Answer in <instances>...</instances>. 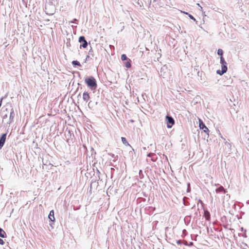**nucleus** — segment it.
Returning <instances> with one entry per match:
<instances>
[{
  "label": "nucleus",
  "mask_w": 249,
  "mask_h": 249,
  "mask_svg": "<svg viewBox=\"0 0 249 249\" xmlns=\"http://www.w3.org/2000/svg\"><path fill=\"white\" fill-rule=\"evenodd\" d=\"M85 83L91 89L94 90L97 88V85L95 79L93 77H90L85 79Z\"/></svg>",
  "instance_id": "f257e3e1"
},
{
  "label": "nucleus",
  "mask_w": 249,
  "mask_h": 249,
  "mask_svg": "<svg viewBox=\"0 0 249 249\" xmlns=\"http://www.w3.org/2000/svg\"><path fill=\"white\" fill-rule=\"evenodd\" d=\"M199 126L201 129H203L204 132L208 134L209 132V129L205 125V124L203 123L202 121L199 119Z\"/></svg>",
  "instance_id": "f03ea898"
},
{
  "label": "nucleus",
  "mask_w": 249,
  "mask_h": 249,
  "mask_svg": "<svg viewBox=\"0 0 249 249\" xmlns=\"http://www.w3.org/2000/svg\"><path fill=\"white\" fill-rule=\"evenodd\" d=\"M166 118L167 120V126L168 128H170L175 124V121L172 117L167 116Z\"/></svg>",
  "instance_id": "7ed1b4c3"
},
{
  "label": "nucleus",
  "mask_w": 249,
  "mask_h": 249,
  "mask_svg": "<svg viewBox=\"0 0 249 249\" xmlns=\"http://www.w3.org/2000/svg\"><path fill=\"white\" fill-rule=\"evenodd\" d=\"M79 41L80 42H82V44L80 45V47H82L84 48H86L87 47L88 43L85 39V38L84 36H81L79 38Z\"/></svg>",
  "instance_id": "20e7f679"
},
{
  "label": "nucleus",
  "mask_w": 249,
  "mask_h": 249,
  "mask_svg": "<svg viewBox=\"0 0 249 249\" xmlns=\"http://www.w3.org/2000/svg\"><path fill=\"white\" fill-rule=\"evenodd\" d=\"M227 71V67L226 65H222L221 70H217L216 72L217 74L221 75L225 73Z\"/></svg>",
  "instance_id": "39448f33"
},
{
  "label": "nucleus",
  "mask_w": 249,
  "mask_h": 249,
  "mask_svg": "<svg viewBox=\"0 0 249 249\" xmlns=\"http://www.w3.org/2000/svg\"><path fill=\"white\" fill-rule=\"evenodd\" d=\"M6 138V134L4 133L3 134L0 139V149L3 146Z\"/></svg>",
  "instance_id": "423d86ee"
},
{
  "label": "nucleus",
  "mask_w": 249,
  "mask_h": 249,
  "mask_svg": "<svg viewBox=\"0 0 249 249\" xmlns=\"http://www.w3.org/2000/svg\"><path fill=\"white\" fill-rule=\"evenodd\" d=\"M90 99V96L88 92H84L83 94V99L87 103Z\"/></svg>",
  "instance_id": "0eeeda50"
},
{
  "label": "nucleus",
  "mask_w": 249,
  "mask_h": 249,
  "mask_svg": "<svg viewBox=\"0 0 249 249\" xmlns=\"http://www.w3.org/2000/svg\"><path fill=\"white\" fill-rule=\"evenodd\" d=\"M215 192L216 193H221V192L226 193L227 192V191H226V190L224 189V188L222 186H221L217 188L215 190Z\"/></svg>",
  "instance_id": "6e6552de"
},
{
  "label": "nucleus",
  "mask_w": 249,
  "mask_h": 249,
  "mask_svg": "<svg viewBox=\"0 0 249 249\" xmlns=\"http://www.w3.org/2000/svg\"><path fill=\"white\" fill-rule=\"evenodd\" d=\"M49 218L51 221H54L55 220L54 211L53 210L50 211L49 215Z\"/></svg>",
  "instance_id": "1a4fd4ad"
},
{
  "label": "nucleus",
  "mask_w": 249,
  "mask_h": 249,
  "mask_svg": "<svg viewBox=\"0 0 249 249\" xmlns=\"http://www.w3.org/2000/svg\"><path fill=\"white\" fill-rule=\"evenodd\" d=\"M121 140L122 141V142L124 144L125 146H130V145L129 144V143L127 142L126 139L124 137H122Z\"/></svg>",
  "instance_id": "9d476101"
},
{
  "label": "nucleus",
  "mask_w": 249,
  "mask_h": 249,
  "mask_svg": "<svg viewBox=\"0 0 249 249\" xmlns=\"http://www.w3.org/2000/svg\"><path fill=\"white\" fill-rule=\"evenodd\" d=\"M204 216L206 220H210V214L208 211L204 212Z\"/></svg>",
  "instance_id": "9b49d317"
},
{
  "label": "nucleus",
  "mask_w": 249,
  "mask_h": 249,
  "mask_svg": "<svg viewBox=\"0 0 249 249\" xmlns=\"http://www.w3.org/2000/svg\"><path fill=\"white\" fill-rule=\"evenodd\" d=\"M0 237L2 238H4L6 237V233L5 232L0 228Z\"/></svg>",
  "instance_id": "f8f14e48"
},
{
  "label": "nucleus",
  "mask_w": 249,
  "mask_h": 249,
  "mask_svg": "<svg viewBox=\"0 0 249 249\" xmlns=\"http://www.w3.org/2000/svg\"><path fill=\"white\" fill-rule=\"evenodd\" d=\"M180 12H181V13H183V14H184L188 15V16H189V17L191 19H193V20H194V21H196V19H195V18H194L192 15H191V14H188V13H187V12H184V11H180Z\"/></svg>",
  "instance_id": "ddd939ff"
},
{
  "label": "nucleus",
  "mask_w": 249,
  "mask_h": 249,
  "mask_svg": "<svg viewBox=\"0 0 249 249\" xmlns=\"http://www.w3.org/2000/svg\"><path fill=\"white\" fill-rule=\"evenodd\" d=\"M124 65H125V66L127 68H129L131 67V63H130V60L129 59V60L127 62H126L125 63H124Z\"/></svg>",
  "instance_id": "4468645a"
},
{
  "label": "nucleus",
  "mask_w": 249,
  "mask_h": 249,
  "mask_svg": "<svg viewBox=\"0 0 249 249\" xmlns=\"http://www.w3.org/2000/svg\"><path fill=\"white\" fill-rule=\"evenodd\" d=\"M220 63L221 65H227V63L223 56L220 57Z\"/></svg>",
  "instance_id": "2eb2a0df"
},
{
  "label": "nucleus",
  "mask_w": 249,
  "mask_h": 249,
  "mask_svg": "<svg viewBox=\"0 0 249 249\" xmlns=\"http://www.w3.org/2000/svg\"><path fill=\"white\" fill-rule=\"evenodd\" d=\"M72 64L73 65H77V66H80L81 65H80V63L77 60H74L72 62Z\"/></svg>",
  "instance_id": "dca6fc26"
},
{
  "label": "nucleus",
  "mask_w": 249,
  "mask_h": 249,
  "mask_svg": "<svg viewBox=\"0 0 249 249\" xmlns=\"http://www.w3.org/2000/svg\"><path fill=\"white\" fill-rule=\"evenodd\" d=\"M223 50L221 49H219L217 51V54L219 55H220V57L221 56H223Z\"/></svg>",
  "instance_id": "f3484780"
},
{
  "label": "nucleus",
  "mask_w": 249,
  "mask_h": 249,
  "mask_svg": "<svg viewBox=\"0 0 249 249\" xmlns=\"http://www.w3.org/2000/svg\"><path fill=\"white\" fill-rule=\"evenodd\" d=\"M148 157H152V160L153 161H155V160H156V158H155L154 157H155V155H154V154H149L148 155Z\"/></svg>",
  "instance_id": "a211bd4d"
},
{
  "label": "nucleus",
  "mask_w": 249,
  "mask_h": 249,
  "mask_svg": "<svg viewBox=\"0 0 249 249\" xmlns=\"http://www.w3.org/2000/svg\"><path fill=\"white\" fill-rule=\"evenodd\" d=\"M127 57H126L125 54H122L121 55V59H122V60L124 61V60H127Z\"/></svg>",
  "instance_id": "6ab92c4d"
},
{
  "label": "nucleus",
  "mask_w": 249,
  "mask_h": 249,
  "mask_svg": "<svg viewBox=\"0 0 249 249\" xmlns=\"http://www.w3.org/2000/svg\"><path fill=\"white\" fill-rule=\"evenodd\" d=\"M4 244V242L2 239L0 238V245H3Z\"/></svg>",
  "instance_id": "aec40b11"
},
{
  "label": "nucleus",
  "mask_w": 249,
  "mask_h": 249,
  "mask_svg": "<svg viewBox=\"0 0 249 249\" xmlns=\"http://www.w3.org/2000/svg\"><path fill=\"white\" fill-rule=\"evenodd\" d=\"M2 100H3V98H1L0 99V107H1V106Z\"/></svg>",
  "instance_id": "412c9836"
},
{
  "label": "nucleus",
  "mask_w": 249,
  "mask_h": 249,
  "mask_svg": "<svg viewBox=\"0 0 249 249\" xmlns=\"http://www.w3.org/2000/svg\"><path fill=\"white\" fill-rule=\"evenodd\" d=\"M14 113V111H13L12 112H11V115H10V116H11L12 113Z\"/></svg>",
  "instance_id": "4be33fe9"
}]
</instances>
